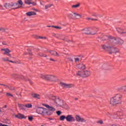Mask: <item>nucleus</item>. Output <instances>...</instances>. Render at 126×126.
Returning <instances> with one entry per match:
<instances>
[{
	"label": "nucleus",
	"mask_w": 126,
	"mask_h": 126,
	"mask_svg": "<svg viewBox=\"0 0 126 126\" xmlns=\"http://www.w3.org/2000/svg\"><path fill=\"white\" fill-rule=\"evenodd\" d=\"M122 99L123 95H122V94H116L115 96L110 98V104L112 106L120 105V104L123 103Z\"/></svg>",
	"instance_id": "obj_1"
},
{
	"label": "nucleus",
	"mask_w": 126,
	"mask_h": 126,
	"mask_svg": "<svg viewBox=\"0 0 126 126\" xmlns=\"http://www.w3.org/2000/svg\"><path fill=\"white\" fill-rule=\"evenodd\" d=\"M101 47L103 50L107 51L109 54H110L114 53L117 54V53H119L120 52V50L118 48L112 46H108L105 44L102 45Z\"/></svg>",
	"instance_id": "obj_2"
},
{
	"label": "nucleus",
	"mask_w": 126,
	"mask_h": 126,
	"mask_svg": "<svg viewBox=\"0 0 126 126\" xmlns=\"http://www.w3.org/2000/svg\"><path fill=\"white\" fill-rule=\"evenodd\" d=\"M104 38H105L106 40L111 41V42H114L115 44H123V43H124V40H123V39L120 38H116L115 37H112L111 35H105Z\"/></svg>",
	"instance_id": "obj_3"
},
{
	"label": "nucleus",
	"mask_w": 126,
	"mask_h": 126,
	"mask_svg": "<svg viewBox=\"0 0 126 126\" xmlns=\"http://www.w3.org/2000/svg\"><path fill=\"white\" fill-rule=\"evenodd\" d=\"M76 74L81 77H88L91 75V71L89 70L79 71Z\"/></svg>",
	"instance_id": "obj_4"
},
{
	"label": "nucleus",
	"mask_w": 126,
	"mask_h": 126,
	"mask_svg": "<svg viewBox=\"0 0 126 126\" xmlns=\"http://www.w3.org/2000/svg\"><path fill=\"white\" fill-rule=\"evenodd\" d=\"M36 113L39 115H44L45 114H47V109L43 107H37L36 109Z\"/></svg>",
	"instance_id": "obj_5"
},
{
	"label": "nucleus",
	"mask_w": 126,
	"mask_h": 126,
	"mask_svg": "<svg viewBox=\"0 0 126 126\" xmlns=\"http://www.w3.org/2000/svg\"><path fill=\"white\" fill-rule=\"evenodd\" d=\"M51 99L57 107H61L62 106V101L60 100V98H57L56 96H52Z\"/></svg>",
	"instance_id": "obj_6"
},
{
	"label": "nucleus",
	"mask_w": 126,
	"mask_h": 126,
	"mask_svg": "<svg viewBox=\"0 0 126 126\" xmlns=\"http://www.w3.org/2000/svg\"><path fill=\"white\" fill-rule=\"evenodd\" d=\"M17 3H6L4 4V6L7 9H14V7L17 6Z\"/></svg>",
	"instance_id": "obj_7"
},
{
	"label": "nucleus",
	"mask_w": 126,
	"mask_h": 126,
	"mask_svg": "<svg viewBox=\"0 0 126 126\" xmlns=\"http://www.w3.org/2000/svg\"><path fill=\"white\" fill-rule=\"evenodd\" d=\"M47 80L51 82H56L57 81V76L53 75H48Z\"/></svg>",
	"instance_id": "obj_8"
},
{
	"label": "nucleus",
	"mask_w": 126,
	"mask_h": 126,
	"mask_svg": "<svg viewBox=\"0 0 126 126\" xmlns=\"http://www.w3.org/2000/svg\"><path fill=\"white\" fill-rule=\"evenodd\" d=\"M13 77L14 78H18L19 79H22V80H25V81H27V79L25 78V77L22 75H17L16 74H13Z\"/></svg>",
	"instance_id": "obj_9"
},
{
	"label": "nucleus",
	"mask_w": 126,
	"mask_h": 126,
	"mask_svg": "<svg viewBox=\"0 0 126 126\" xmlns=\"http://www.w3.org/2000/svg\"><path fill=\"white\" fill-rule=\"evenodd\" d=\"M98 31H99V29L97 28H94L93 29H91V32H88L87 33L90 34L91 35H95Z\"/></svg>",
	"instance_id": "obj_10"
},
{
	"label": "nucleus",
	"mask_w": 126,
	"mask_h": 126,
	"mask_svg": "<svg viewBox=\"0 0 126 126\" xmlns=\"http://www.w3.org/2000/svg\"><path fill=\"white\" fill-rule=\"evenodd\" d=\"M1 51H3L4 52L3 53V55H7L8 57L11 58V54H9V53L11 52V51H10L9 49H8V48L1 49Z\"/></svg>",
	"instance_id": "obj_11"
},
{
	"label": "nucleus",
	"mask_w": 126,
	"mask_h": 126,
	"mask_svg": "<svg viewBox=\"0 0 126 126\" xmlns=\"http://www.w3.org/2000/svg\"><path fill=\"white\" fill-rule=\"evenodd\" d=\"M66 120L69 123H70V122H75V118L72 117V115H69L66 117Z\"/></svg>",
	"instance_id": "obj_12"
},
{
	"label": "nucleus",
	"mask_w": 126,
	"mask_h": 126,
	"mask_svg": "<svg viewBox=\"0 0 126 126\" xmlns=\"http://www.w3.org/2000/svg\"><path fill=\"white\" fill-rule=\"evenodd\" d=\"M75 119L76 120V122H78V123H86V120L84 119L83 118L80 117L79 115H76Z\"/></svg>",
	"instance_id": "obj_13"
},
{
	"label": "nucleus",
	"mask_w": 126,
	"mask_h": 126,
	"mask_svg": "<svg viewBox=\"0 0 126 126\" xmlns=\"http://www.w3.org/2000/svg\"><path fill=\"white\" fill-rule=\"evenodd\" d=\"M70 18H72V19H77L78 16L81 17V16L79 14H77L76 13H73V14H69L68 15Z\"/></svg>",
	"instance_id": "obj_14"
},
{
	"label": "nucleus",
	"mask_w": 126,
	"mask_h": 126,
	"mask_svg": "<svg viewBox=\"0 0 126 126\" xmlns=\"http://www.w3.org/2000/svg\"><path fill=\"white\" fill-rule=\"evenodd\" d=\"M60 85H61V86L63 87L64 88H70L72 86V85L70 84H67L63 82H60Z\"/></svg>",
	"instance_id": "obj_15"
},
{
	"label": "nucleus",
	"mask_w": 126,
	"mask_h": 126,
	"mask_svg": "<svg viewBox=\"0 0 126 126\" xmlns=\"http://www.w3.org/2000/svg\"><path fill=\"white\" fill-rule=\"evenodd\" d=\"M17 5L15 6L13 9H17V8H20V7H22V5H23V2H22V0H19L18 1Z\"/></svg>",
	"instance_id": "obj_16"
},
{
	"label": "nucleus",
	"mask_w": 126,
	"mask_h": 126,
	"mask_svg": "<svg viewBox=\"0 0 126 126\" xmlns=\"http://www.w3.org/2000/svg\"><path fill=\"white\" fill-rule=\"evenodd\" d=\"M43 106L46 107L49 111H51V112H55V111H56V109L55 108L53 107L52 106H50L48 104H43Z\"/></svg>",
	"instance_id": "obj_17"
},
{
	"label": "nucleus",
	"mask_w": 126,
	"mask_h": 126,
	"mask_svg": "<svg viewBox=\"0 0 126 126\" xmlns=\"http://www.w3.org/2000/svg\"><path fill=\"white\" fill-rule=\"evenodd\" d=\"M77 68H79V69H86V66H85V64H83V63H80L77 65Z\"/></svg>",
	"instance_id": "obj_18"
},
{
	"label": "nucleus",
	"mask_w": 126,
	"mask_h": 126,
	"mask_svg": "<svg viewBox=\"0 0 126 126\" xmlns=\"http://www.w3.org/2000/svg\"><path fill=\"white\" fill-rule=\"evenodd\" d=\"M15 118L19 119L20 120H22V119H26V117L24 116V115L19 113L15 116Z\"/></svg>",
	"instance_id": "obj_19"
},
{
	"label": "nucleus",
	"mask_w": 126,
	"mask_h": 126,
	"mask_svg": "<svg viewBox=\"0 0 126 126\" xmlns=\"http://www.w3.org/2000/svg\"><path fill=\"white\" fill-rule=\"evenodd\" d=\"M32 98H34V99H40L41 98V96H40V94H32Z\"/></svg>",
	"instance_id": "obj_20"
},
{
	"label": "nucleus",
	"mask_w": 126,
	"mask_h": 126,
	"mask_svg": "<svg viewBox=\"0 0 126 126\" xmlns=\"http://www.w3.org/2000/svg\"><path fill=\"white\" fill-rule=\"evenodd\" d=\"M108 116L110 118H113L114 119H119V117L117 114V112H115L113 114H109Z\"/></svg>",
	"instance_id": "obj_21"
},
{
	"label": "nucleus",
	"mask_w": 126,
	"mask_h": 126,
	"mask_svg": "<svg viewBox=\"0 0 126 126\" xmlns=\"http://www.w3.org/2000/svg\"><path fill=\"white\" fill-rule=\"evenodd\" d=\"M37 14L36 12L33 11H30L26 13L27 16H32V15H36Z\"/></svg>",
	"instance_id": "obj_22"
},
{
	"label": "nucleus",
	"mask_w": 126,
	"mask_h": 126,
	"mask_svg": "<svg viewBox=\"0 0 126 126\" xmlns=\"http://www.w3.org/2000/svg\"><path fill=\"white\" fill-rule=\"evenodd\" d=\"M67 60L69 63L70 65H73V59L71 58H67Z\"/></svg>",
	"instance_id": "obj_23"
},
{
	"label": "nucleus",
	"mask_w": 126,
	"mask_h": 126,
	"mask_svg": "<svg viewBox=\"0 0 126 126\" xmlns=\"http://www.w3.org/2000/svg\"><path fill=\"white\" fill-rule=\"evenodd\" d=\"M50 54L52 55V56H55V57H60V55L58 53V52L55 51H51L50 52Z\"/></svg>",
	"instance_id": "obj_24"
},
{
	"label": "nucleus",
	"mask_w": 126,
	"mask_h": 126,
	"mask_svg": "<svg viewBox=\"0 0 126 126\" xmlns=\"http://www.w3.org/2000/svg\"><path fill=\"white\" fill-rule=\"evenodd\" d=\"M34 38H35V39H42L43 40L47 39V37L46 36H41L38 35H34Z\"/></svg>",
	"instance_id": "obj_25"
},
{
	"label": "nucleus",
	"mask_w": 126,
	"mask_h": 126,
	"mask_svg": "<svg viewBox=\"0 0 126 126\" xmlns=\"http://www.w3.org/2000/svg\"><path fill=\"white\" fill-rule=\"evenodd\" d=\"M83 31H84L83 33L85 34H90V33H88V32H91V29L89 28H86L83 30Z\"/></svg>",
	"instance_id": "obj_26"
},
{
	"label": "nucleus",
	"mask_w": 126,
	"mask_h": 126,
	"mask_svg": "<svg viewBox=\"0 0 126 126\" xmlns=\"http://www.w3.org/2000/svg\"><path fill=\"white\" fill-rule=\"evenodd\" d=\"M48 75L40 74L39 76L40 78H42V79H45V80H47L48 78Z\"/></svg>",
	"instance_id": "obj_27"
},
{
	"label": "nucleus",
	"mask_w": 126,
	"mask_h": 126,
	"mask_svg": "<svg viewBox=\"0 0 126 126\" xmlns=\"http://www.w3.org/2000/svg\"><path fill=\"white\" fill-rule=\"evenodd\" d=\"M120 89L123 91V92L125 93V94H126V85L121 87Z\"/></svg>",
	"instance_id": "obj_28"
},
{
	"label": "nucleus",
	"mask_w": 126,
	"mask_h": 126,
	"mask_svg": "<svg viewBox=\"0 0 126 126\" xmlns=\"http://www.w3.org/2000/svg\"><path fill=\"white\" fill-rule=\"evenodd\" d=\"M116 113L118 115V116L119 117V118H120V117H123V111H118L116 112Z\"/></svg>",
	"instance_id": "obj_29"
},
{
	"label": "nucleus",
	"mask_w": 126,
	"mask_h": 126,
	"mask_svg": "<svg viewBox=\"0 0 126 126\" xmlns=\"http://www.w3.org/2000/svg\"><path fill=\"white\" fill-rule=\"evenodd\" d=\"M102 67L103 68H104V69H109V67H110V66L107 65V64H104L102 65Z\"/></svg>",
	"instance_id": "obj_30"
},
{
	"label": "nucleus",
	"mask_w": 126,
	"mask_h": 126,
	"mask_svg": "<svg viewBox=\"0 0 126 126\" xmlns=\"http://www.w3.org/2000/svg\"><path fill=\"white\" fill-rule=\"evenodd\" d=\"M80 4H77L75 5H72L71 6L72 8H77V7H79Z\"/></svg>",
	"instance_id": "obj_31"
},
{
	"label": "nucleus",
	"mask_w": 126,
	"mask_h": 126,
	"mask_svg": "<svg viewBox=\"0 0 126 126\" xmlns=\"http://www.w3.org/2000/svg\"><path fill=\"white\" fill-rule=\"evenodd\" d=\"M32 1V0H26L25 1V3H26V4H29L30 5L31 4V2Z\"/></svg>",
	"instance_id": "obj_32"
},
{
	"label": "nucleus",
	"mask_w": 126,
	"mask_h": 126,
	"mask_svg": "<svg viewBox=\"0 0 126 126\" xmlns=\"http://www.w3.org/2000/svg\"><path fill=\"white\" fill-rule=\"evenodd\" d=\"M26 108H32V104L31 103H28L25 105Z\"/></svg>",
	"instance_id": "obj_33"
},
{
	"label": "nucleus",
	"mask_w": 126,
	"mask_h": 126,
	"mask_svg": "<svg viewBox=\"0 0 126 126\" xmlns=\"http://www.w3.org/2000/svg\"><path fill=\"white\" fill-rule=\"evenodd\" d=\"M65 119H66V117L64 115H62L60 118V121H64Z\"/></svg>",
	"instance_id": "obj_34"
},
{
	"label": "nucleus",
	"mask_w": 126,
	"mask_h": 126,
	"mask_svg": "<svg viewBox=\"0 0 126 126\" xmlns=\"http://www.w3.org/2000/svg\"><path fill=\"white\" fill-rule=\"evenodd\" d=\"M6 96H7V97H13V95L10 94V93H7L6 94Z\"/></svg>",
	"instance_id": "obj_35"
},
{
	"label": "nucleus",
	"mask_w": 126,
	"mask_h": 126,
	"mask_svg": "<svg viewBox=\"0 0 126 126\" xmlns=\"http://www.w3.org/2000/svg\"><path fill=\"white\" fill-rule=\"evenodd\" d=\"M2 60L3 61V62H9L8 58H2Z\"/></svg>",
	"instance_id": "obj_36"
},
{
	"label": "nucleus",
	"mask_w": 126,
	"mask_h": 126,
	"mask_svg": "<svg viewBox=\"0 0 126 126\" xmlns=\"http://www.w3.org/2000/svg\"><path fill=\"white\" fill-rule=\"evenodd\" d=\"M53 28H56V29H62V27L56 26H52Z\"/></svg>",
	"instance_id": "obj_37"
},
{
	"label": "nucleus",
	"mask_w": 126,
	"mask_h": 126,
	"mask_svg": "<svg viewBox=\"0 0 126 126\" xmlns=\"http://www.w3.org/2000/svg\"><path fill=\"white\" fill-rule=\"evenodd\" d=\"M87 20H94L95 21H97V20H98V19H93V18H87Z\"/></svg>",
	"instance_id": "obj_38"
},
{
	"label": "nucleus",
	"mask_w": 126,
	"mask_h": 126,
	"mask_svg": "<svg viewBox=\"0 0 126 126\" xmlns=\"http://www.w3.org/2000/svg\"><path fill=\"white\" fill-rule=\"evenodd\" d=\"M56 114H57L58 116H61L62 115V111H58L56 112Z\"/></svg>",
	"instance_id": "obj_39"
},
{
	"label": "nucleus",
	"mask_w": 126,
	"mask_h": 126,
	"mask_svg": "<svg viewBox=\"0 0 126 126\" xmlns=\"http://www.w3.org/2000/svg\"><path fill=\"white\" fill-rule=\"evenodd\" d=\"M38 55L40 56V57H44L45 58L47 57V55H44L42 53H39Z\"/></svg>",
	"instance_id": "obj_40"
},
{
	"label": "nucleus",
	"mask_w": 126,
	"mask_h": 126,
	"mask_svg": "<svg viewBox=\"0 0 126 126\" xmlns=\"http://www.w3.org/2000/svg\"><path fill=\"white\" fill-rule=\"evenodd\" d=\"M74 60H75V63H78V62H79V58H74Z\"/></svg>",
	"instance_id": "obj_41"
},
{
	"label": "nucleus",
	"mask_w": 126,
	"mask_h": 126,
	"mask_svg": "<svg viewBox=\"0 0 126 126\" xmlns=\"http://www.w3.org/2000/svg\"><path fill=\"white\" fill-rule=\"evenodd\" d=\"M29 120L30 121V122H32V121H33V117L32 116L29 117Z\"/></svg>",
	"instance_id": "obj_42"
},
{
	"label": "nucleus",
	"mask_w": 126,
	"mask_h": 126,
	"mask_svg": "<svg viewBox=\"0 0 126 126\" xmlns=\"http://www.w3.org/2000/svg\"><path fill=\"white\" fill-rule=\"evenodd\" d=\"M97 123L100 124V125H103V121L100 120V121L97 122Z\"/></svg>",
	"instance_id": "obj_43"
},
{
	"label": "nucleus",
	"mask_w": 126,
	"mask_h": 126,
	"mask_svg": "<svg viewBox=\"0 0 126 126\" xmlns=\"http://www.w3.org/2000/svg\"><path fill=\"white\" fill-rule=\"evenodd\" d=\"M63 35H61L59 36V40H64V39L63 38Z\"/></svg>",
	"instance_id": "obj_44"
},
{
	"label": "nucleus",
	"mask_w": 126,
	"mask_h": 126,
	"mask_svg": "<svg viewBox=\"0 0 126 126\" xmlns=\"http://www.w3.org/2000/svg\"><path fill=\"white\" fill-rule=\"evenodd\" d=\"M51 7V6L50 5H46L45 6V9H48V8Z\"/></svg>",
	"instance_id": "obj_45"
},
{
	"label": "nucleus",
	"mask_w": 126,
	"mask_h": 126,
	"mask_svg": "<svg viewBox=\"0 0 126 126\" xmlns=\"http://www.w3.org/2000/svg\"><path fill=\"white\" fill-rule=\"evenodd\" d=\"M28 80V81H29V83H30V84H33V83L32 82V81H31V80H30V79H28V80H27V81Z\"/></svg>",
	"instance_id": "obj_46"
},
{
	"label": "nucleus",
	"mask_w": 126,
	"mask_h": 126,
	"mask_svg": "<svg viewBox=\"0 0 126 126\" xmlns=\"http://www.w3.org/2000/svg\"><path fill=\"white\" fill-rule=\"evenodd\" d=\"M0 85H2L3 86H4L5 88H8V87L6 86V85L0 84Z\"/></svg>",
	"instance_id": "obj_47"
},
{
	"label": "nucleus",
	"mask_w": 126,
	"mask_h": 126,
	"mask_svg": "<svg viewBox=\"0 0 126 126\" xmlns=\"http://www.w3.org/2000/svg\"><path fill=\"white\" fill-rule=\"evenodd\" d=\"M93 16H95V17H97V16H99V17H102V15H93Z\"/></svg>",
	"instance_id": "obj_48"
},
{
	"label": "nucleus",
	"mask_w": 126,
	"mask_h": 126,
	"mask_svg": "<svg viewBox=\"0 0 126 126\" xmlns=\"http://www.w3.org/2000/svg\"><path fill=\"white\" fill-rule=\"evenodd\" d=\"M31 4H32V5H36L37 3L35 2H31Z\"/></svg>",
	"instance_id": "obj_49"
},
{
	"label": "nucleus",
	"mask_w": 126,
	"mask_h": 126,
	"mask_svg": "<svg viewBox=\"0 0 126 126\" xmlns=\"http://www.w3.org/2000/svg\"><path fill=\"white\" fill-rule=\"evenodd\" d=\"M0 126H8V125L2 124L1 123L0 124Z\"/></svg>",
	"instance_id": "obj_50"
},
{
	"label": "nucleus",
	"mask_w": 126,
	"mask_h": 126,
	"mask_svg": "<svg viewBox=\"0 0 126 126\" xmlns=\"http://www.w3.org/2000/svg\"><path fill=\"white\" fill-rule=\"evenodd\" d=\"M50 61H51L52 62H57V60H55V59H53L52 58L50 59Z\"/></svg>",
	"instance_id": "obj_51"
},
{
	"label": "nucleus",
	"mask_w": 126,
	"mask_h": 126,
	"mask_svg": "<svg viewBox=\"0 0 126 126\" xmlns=\"http://www.w3.org/2000/svg\"><path fill=\"white\" fill-rule=\"evenodd\" d=\"M29 54L30 56H32V52L31 51H29Z\"/></svg>",
	"instance_id": "obj_52"
},
{
	"label": "nucleus",
	"mask_w": 126,
	"mask_h": 126,
	"mask_svg": "<svg viewBox=\"0 0 126 126\" xmlns=\"http://www.w3.org/2000/svg\"><path fill=\"white\" fill-rule=\"evenodd\" d=\"M108 126H120L116 125H115V124H112V125H109Z\"/></svg>",
	"instance_id": "obj_53"
},
{
	"label": "nucleus",
	"mask_w": 126,
	"mask_h": 126,
	"mask_svg": "<svg viewBox=\"0 0 126 126\" xmlns=\"http://www.w3.org/2000/svg\"><path fill=\"white\" fill-rule=\"evenodd\" d=\"M0 31L3 32V31H4V29L2 28H0Z\"/></svg>",
	"instance_id": "obj_54"
},
{
	"label": "nucleus",
	"mask_w": 126,
	"mask_h": 126,
	"mask_svg": "<svg viewBox=\"0 0 126 126\" xmlns=\"http://www.w3.org/2000/svg\"><path fill=\"white\" fill-rule=\"evenodd\" d=\"M9 63H16V62L12 61H9Z\"/></svg>",
	"instance_id": "obj_55"
},
{
	"label": "nucleus",
	"mask_w": 126,
	"mask_h": 126,
	"mask_svg": "<svg viewBox=\"0 0 126 126\" xmlns=\"http://www.w3.org/2000/svg\"><path fill=\"white\" fill-rule=\"evenodd\" d=\"M2 45H7V43H6V42H5V41H3L2 42Z\"/></svg>",
	"instance_id": "obj_56"
},
{
	"label": "nucleus",
	"mask_w": 126,
	"mask_h": 126,
	"mask_svg": "<svg viewBox=\"0 0 126 126\" xmlns=\"http://www.w3.org/2000/svg\"><path fill=\"white\" fill-rule=\"evenodd\" d=\"M16 63H20V61L16 62Z\"/></svg>",
	"instance_id": "obj_57"
},
{
	"label": "nucleus",
	"mask_w": 126,
	"mask_h": 126,
	"mask_svg": "<svg viewBox=\"0 0 126 126\" xmlns=\"http://www.w3.org/2000/svg\"><path fill=\"white\" fill-rule=\"evenodd\" d=\"M47 27H48L49 28H51L52 27V26H47Z\"/></svg>",
	"instance_id": "obj_58"
},
{
	"label": "nucleus",
	"mask_w": 126,
	"mask_h": 126,
	"mask_svg": "<svg viewBox=\"0 0 126 126\" xmlns=\"http://www.w3.org/2000/svg\"><path fill=\"white\" fill-rule=\"evenodd\" d=\"M0 9H2V6L0 5Z\"/></svg>",
	"instance_id": "obj_59"
},
{
	"label": "nucleus",
	"mask_w": 126,
	"mask_h": 126,
	"mask_svg": "<svg viewBox=\"0 0 126 126\" xmlns=\"http://www.w3.org/2000/svg\"><path fill=\"white\" fill-rule=\"evenodd\" d=\"M74 99L75 100V101H77V100H78V98H75Z\"/></svg>",
	"instance_id": "obj_60"
},
{
	"label": "nucleus",
	"mask_w": 126,
	"mask_h": 126,
	"mask_svg": "<svg viewBox=\"0 0 126 126\" xmlns=\"http://www.w3.org/2000/svg\"><path fill=\"white\" fill-rule=\"evenodd\" d=\"M7 106L6 105H4V108H6Z\"/></svg>",
	"instance_id": "obj_61"
},
{
	"label": "nucleus",
	"mask_w": 126,
	"mask_h": 126,
	"mask_svg": "<svg viewBox=\"0 0 126 126\" xmlns=\"http://www.w3.org/2000/svg\"><path fill=\"white\" fill-rule=\"evenodd\" d=\"M24 55H28V54L25 53H24Z\"/></svg>",
	"instance_id": "obj_62"
},
{
	"label": "nucleus",
	"mask_w": 126,
	"mask_h": 126,
	"mask_svg": "<svg viewBox=\"0 0 126 126\" xmlns=\"http://www.w3.org/2000/svg\"><path fill=\"white\" fill-rule=\"evenodd\" d=\"M19 106H22V104H20Z\"/></svg>",
	"instance_id": "obj_63"
},
{
	"label": "nucleus",
	"mask_w": 126,
	"mask_h": 126,
	"mask_svg": "<svg viewBox=\"0 0 126 126\" xmlns=\"http://www.w3.org/2000/svg\"><path fill=\"white\" fill-rule=\"evenodd\" d=\"M0 112H1V110L0 109Z\"/></svg>",
	"instance_id": "obj_64"
}]
</instances>
